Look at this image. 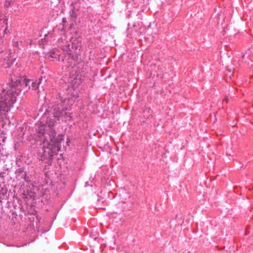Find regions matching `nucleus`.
<instances>
[{"label": "nucleus", "mask_w": 253, "mask_h": 253, "mask_svg": "<svg viewBox=\"0 0 253 253\" xmlns=\"http://www.w3.org/2000/svg\"><path fill=\"white\" fill-rule=\"evenodd\" d=\"M57 120L54 118L48 119L46 124L47 126L43 125L38 129V136L40 141L48 145L50 150L49 155L52 156L56 154L60 150V142L62 139L59 135H57L55 130L52 128Z\"/></svg>", "instance_id": "nucleus-1"}, {"label": "nucleus", "mask_w": 253, "mask_h": 253, "mask_svg": "<svg viewBox=\"0 0 253 253\" xmlns=\"http://www.w3.org/2000/svg\"><path fill=\"white\" fill-rule=\"evenodd\" d=\"M20 91L15 86L9 88L0 89V107L4 110H8L16 100L17 96Z\"/></svg>", "instance_id": "nucleus-2"}, {"label": "nucleus", "mask_w": 253, "mask_h": 253, "mask_svg": "<svg viewBox=\"0 0 253 253\" xmlns=\"http://www.w3.org/2000/svg\"><path fill=\"white\" fill-rule=\"evenodd\" d=\"M53 117L56 120H58L60 118L63 116H66V117H70V114L68 112H64V110L62 107H61L59 105H56L53 106Z\"/></svg>", "instance_id": "nucleus-3"}, {"label": "nucleus", "mask_w": 253, "mask_h": 253, "mask_svg": "<svg viewBox=\"0 0 253 253\" xmlns=\"http://www.w3.org/2000/svg\"><path fill=\"white\" fill-rule=\"evenodd\" d=\"M6 54V56L1 57L3 58V65L5 68H9L13 64L15 58L12 57L11 53H7Z\"/></svg>", "instance_id": "nucleus-4"}, {"label": "nucleus", "mask_w": 253, "mask_h": 253, "mask_svg": "<svg viewBox=\"0 0 253 253\" xmlns=\"http://www.w3.org/2000/svg\"><path fill=\"white\" fill-rule=\"evenodd\" d=\"M40 82H41V79H40L38 82H37V81L33 82L32 80L31 86V88L30 89H37L38 88V87H39V85Z\"/></svg>", "instance_id": "nucleus-5"}, {"label": "nucleus", "mask_w": 253, "mask_h": 253, "mask_svg": "<svg viewBox=\"0 0 253 253\" xmlns=\"http://www.w3.org/2000/svg\"><path fill=\"white\" fill-rule=\"evenodd\" d=\"M31 83H32V80H31L25 79L23 81V84H24L25 86L26 87H27L28 89L31 88Z\"/></svg>", "instance_id": "nucleus-6"}, {"label": "nucleus", "mask_w": 253, "mask_h": 253, "mask_svg": "<svg viewBox=\"0 0 253 253\" xmlns=\"http://www.w3.org/2000/svg\"><path fill=\"white\" fill-rule=\"evenodd\" d=\"M50 57L53 58H55L58 60H60L59 54L56 51H51L50 52Z\"/></svg>", "instance_id": "nucleus-7"}, {"label": "nucleus", "mask_w": 253, "mask_h": 253, "mask_svg": "<svg viewBox=\"0 0 253 253\" xmlns=\"http://www.w3.org/2000/svg\"><path fill=\"white\" fill-rule=\"evenodd\" d=\"M3 23H5V24L6 25L5 28L4 29V33L5 34H7V33H9V31H7V29H8L7 20L6 19H3Z\"/></svg>", "instance_id": "nucleus-8"}, {"label": "nucleus", "mask_w": 253, "mask_h": 253, "mask_svg": "<svg viewBox=\"0 0 253 253\" xmlns=\"http://www.w3.org/2000/svg\"><path fill=\"white\" fill-rule=\"evenodd\" d=\"M8 110H4L2 108L0 107V116L1 115L2 113H4V112H7Z\"/></svg>", "instance_id": "nucleus-9"}, {"label": "nucleus", "mask_w": 253, "mask_h": 253, "mask_svg": "<svg viewBox=\"0 0 253 253\" xmlns=\"http://www.w3.org/2000/svg\"><path fill=\"white\" fill-rule=\"evenodd\" d=\"M223 101L225 102L226 103H228V98L227 97H225L224 100H223Z\"/></svg>", "instance_id": "nucleus-10"}]
</instances>
